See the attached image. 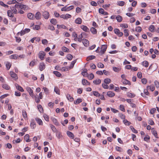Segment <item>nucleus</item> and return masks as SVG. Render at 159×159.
Masks as SVG:
<instances>
[{
	"mask_svg": "<svg viewBox=\"0 0 159 159\" xmlns=\"http://www.w3.org/2000/svg\"><path fill=\"white\" fill-rule=\"evenodd\" d=\"M10 74L11 76L13 78L17 79V75L13 71H10Z\"/></svg>",
	"mask_w": 159,
	"mask_h": 159,
	"instance_id": "obj_16",
	"label": "nucleus"
},
{
	"mask_svg": "<svg viewBox=\"0 0 159 159\" xmlns=\"http://www.w3.org/2000/svg\"><path fill=\"white\" fill-rule=\"evenodd\" d=\"M66 133L67 135L70 138L72 139H73L74 138V134L71 132L68 131H67Z\"/></svg>",
	"mask_w": 159,
	"mask_h": 159,
	"instance_id": "obj_13",
	"label": "nucleus"
},
{
	"mask_svg": "<svg viewBox=\"0 0 159 159\" xmlns=\"http://www.w3.org/2000/svg\"><path fill=\"white\" fill-rule=\"evenodd\" d=\"M101 80L99 79L93 81V83L96 85H99L101 83Z\"/></svg>",
	"mask_w": 159,
	"mask_h": 159,
	"instance_id": "obj_28",
	"label": "nucleus"
},
{
	"mask_svg": "<svg viewBox=\"0 0 159 159\" xmlns=\"http://www.w3.org/2000/svg\"><path fill=\"white\" fill-rule=\"evenodd\" d=\"M48 29L52 30H55V28L52 25H49L48 26Z\"/></svg>",
	"mask_w": 159,
	"mask_h": 159,
	"instance_id": "obj_62",
	"label": "nucleus"
},
{
	"mask_svg": "<svg viewBox=\"0 0 159 159\" xmlns=\"http://www.w3.org/2000/svg\"><path fill=\"white\" fill-rule=\"evenodd\" d=\"M107 48V45H103L101 47V50L100 51V53L102 54L104 53L106 51Z\"/></svg>",
	"mask_w": 159,
	"mask_h": 159,
	"instance_id": "obj_1",
	"label": "nucleus"
},
{
	"mask_svg": "<svg viewBox=\"0 0 159 159\" xmlns=\"http://www.w3.org/2000/svg\"><path fill=\"white\" fill-rule=\"evenodd\" d=\"M0 5L5 7H8V6L7 5L5 4L3 2L1 1H0Z\"/></svg>",
	"mask_w": 159,
	"mask_h": 159,
	"instance_id": "obj_60",
	"label": "nucleus"
},
{
	"mask_svg": "<svg viewBox=\"0 0 159 159\" xmlns=\"http://www.w3.org/2000/svg\"><path fill=\"white\" fill-rule=\"evenodd\" d=\"M142 28L140 26H138L136 27L135 30L138 32H140L142 31Z\"/></svg>",
	"mask_w": 159,
	"mask_h": 159,
	"instance_id": "obj_59",
	"label": "nucleus"
},
{
	"mask_svg": "<svg viewBox=\"0 0 159 159\" xmlns=\"http://www.w3.org/2000/svg\"><path fill=\"white\" fill-rule=\"evenodd\" d=\"M102 87L105 89H108V88H109L107 84H106V83H103L102 84Z\"/></svg>",
	"mask_w": 159,
	"mask_h": 159,
	"instance_id": "obj_63",
	"label": "nucleus"
},
{
	"mask_svg": "<svg viewBox=\"0 0 159 159\" xmlns=\"http://www.w3.org/2000/svg\"><path fill=\"white\" fill-rule=\"evenodd\" d=\"M30 126L32 129H34L35 127V123L34 120H33L31 121L30 124Z\"/></svg>",
	"mask_w": 159,
	"mask_h": 159,
	"instance_id": "obj_25",
	"label": "nucleus"
},
{
	"mask_svg": "<svg viewBox=\"0 0 159 159\" xmlns=\"http://www.w3.org/2000/svg\"><path fill=\"white\" fill-rule=\"evenodd\" d=\"M86 76L88 77L89 79L91 80L94 77V75L92 73H91L89 75H88V73L86 74Z\"/></svg>",
	"mask_w": 159,
	"mask_h": 159,
	"instance_id": "obj_26",
	"label": "nucleus"
},
{
	"mask_svg": "<svg viewBox=\"0 0 159 159\" xmlns=\"http://www.w3.org/2000/svg\"><path fill=\"white\" fill-rule=\"evenodd\" d=\"M82 101V100L81 98H78L77 99L76 101L74 102V103L75 104H77L79 103H80Z\"/></svg>",
	"mask_w": 159,
	"mask_h": 159,
	"instance_id": "obj_48",
	"label": "nucleus"
},
{
	"mask_svg": "<svg viewBox=\"0 0 159 159\" xmlns=\"http://www.w3.org/2000/svg\"><path fill=\"white\" fill-rule=\"evenodd\" d=\"M90 31L91 32L94 34H96L97 33V31L96 29L94 27H92L90 29Z\"/></svg>",
	"mask_w": 159,
	"mask_h": 159,
	"instance_id": "obj_38",
	"label": "nucleus"
},
{
	"mask_svg": "<svg viewBox=\"0 0 159 159\" xmlns=\"http://www.w3.org/2000/svg\"><path fill=\"white\" fill-rule=\"evenodd\" d=\"M22 116L24 118H27V114L26 111L25 110L22 111Z\"/></svg>",
	"mask_w": 159,
	"mask_h": 159,
	"instance_id": "obj_49",
	"label": "nucleus"
},
{
	"mask_svg": "<svg viewBox=\"0 0 159 159\" xmlns=\"http://www.w3.org/2000/svg\"><path fill=\"white\" fill-rule=\"evenodd\" d=\"M96 58V57L94 56L91 55L90 56L87 57L86 58V60L89 61L90 60H93L95 59Z\"/></svg>",
	"mask_w": 159,
	"mask_h": 159,
	"instance_id": "obj_31",
	"label": "nucleus"
},
{
	"mask_svg": "<svg viewBox=\"0 0 159 159\" xmlns=\"http://www.w3.org/2000/svg\"><path fill=\"white\" fill-rule=\"evenodd\" d=\"M116 18L117 20V21L119 22H120L122 21V16H120V15L117 16L116 17Z\"/></svg>",
	"mask_w": 159,
	"mask_h": 159,
	"instance_id": "obj_27",
	"label": "nucleus"
},
{
	"mask_svg": "<svg viewBox=\"0 0 159 159\" xmlns=\"http://www.w3.org/2000/svg\"><path fill=\"white\" fill-rule=\"evenodd\" d=\"M35 120L39 125H43L42 120L39 118H35Z\"/></svg>",
	"mask_w": 159,
	"mask_h": 159,
	"instance_id": "obj_22",
	"label": "nucleus"
},
{
	"mask_svg": "<svg viewBox=\"0 0 159 159\" xmlns=\"http://www.w3.org/2000/svg\"><path fill=\"white\" fill-rule=\"evenodd\" d=\"M73 58V56L70 54H68L67 56V58L69 60H71Z\"/></svg>",
	"mask_w": 159,
	"mask_h": 159,
	"instance_id": "obj_56",
	"label": "nucleus"
},
{
	"mask_svg": "<svg viewBox=\"0 0 159 159\" xmlns=\"http://www.w3.org/2000/svg\"><path fill=\"white\" fill-rule=\"evenodd\" d=\"M53 73L57 77H60L61 75V74L57 71H54Z\"/></svg>",
	"mask_w": 159,
	"mask_h": 159,
	"instance_id": "obj_47",
	"label": "nucleus"
},
{
	"mask_svg": "<svg viewBox=\"0 0 159 159\" xmlns=\"http://www.w3.org/2000/svg\"><path fill=\"white\" fill-rule=\"evenodd\" d=\"M72 35L73 36L75 37L74 39V40L75 41L77 40V34L75 32H73Z\"/></svg>",
	"mask_w": 159,
	"mask_h": 159,
	"instance_id": "obj_53",
	"label": "nucleus"
},
{
	"mask_svg": "<svg viewBox=\"0 0 159 159\" xmlns=\"http://www.w3.org/2000/svg\"><path fill=\"white\" fill-rule=\"evenodd\" d=\"M107 95L110 97H113L115 96V94L111 91H109L107 92Z\"/></svg>",
	"mask_w": 159,
	"mask_h": 159,
	"instance_id": "obj_17",
	"label": "nucleus"
},
{
	"mask_svg": "<svg viewBox=\"0 0 159 159\" xmlns=\"http://www.w3.org/2000/svg\"><path fill=\"white\" fill-rule=\"evenodd\" d=\"M12 11H13V13L15 14H17V10H16V8L14 7H12V8H11Z\"/></svg>",
	"mask_w": 159,
	"mask_h": 159,
	"instance_id": "obj_46",
	"label": "nucleus"
},
{
	"mask_svg": "<svg viewBox=\"0 0 159 159\" xmlns=\"http://www.w3.org/2000/svg\"><path fill=\"white\" fill-rule=\"evenodd\" d=\"M50 22L54 25H56L57 23V21L55 19H52L50 20Z\"/></svg>",
	"mask_w": 159,
	"mask_h": 159,
	"instance_id": "obj_41",
	"label": "nucleus"
},
{
	"mask_svg": "<svg viewBox=\"0 0 159 159\" xmlns=\"http://www.w3.org/2000/svg\"><path fill=\"white\" fill-rule=\"evenodd\" d=\"M155 28L153 25H150L149 28V30L152 32H153L155 31Z\"/></svg>",
	"mask_w": 159,
	"mask_h": 159,
	"instance_id": "obj_23",
	"label": "nucleus"
},
{
	"mask_svg": "<svg viewBox=\"0 0 159 159\" xmlns=\"http://www.w3.org/2000/svg\"><path fill=\"white\" fill-rule=\"evenodd\" d=\"M104 83L106 84H109L111 82V80L109 78H107L104 80Z\"/></svg>",
	"mask_w": 159,
	"mask_h": 159,
	"instance_id": "obj_45",
	"label": "nucleus"
},
{
	"mask_svg": "<svg viewBox=\"0 0 159 159\" xmlns=\"http://www.w3.org/2000/svg\"><path fill=\"white\" fill-rule=\"evenodd\" d=\"M82 84L84 85H89L90 84V83L85 79H83L82 80Z\"/></svg>",
	"mask_w": 159,
	"mask_h": 159,
	"instance_id": "obj_10",
	"label": "nucleus"
},
{
	"mask_svg": "<svg viewBox=\"0 0 159 159\" xmlns=\"http://www.w3.org/2000/svg\"><path fill=\"white\" fill-rule=\"evenodd\" d=\"M124 35L126 36H128L129 35L128 30L127 29H125L124 30Z\"/></svg>",
	"mask_w": 159,
	"mask_h": 159,
	"instance_id": "obj_57",
	"label": "nucleus"
},
{
	"mask_svg": "<svg viewBox=\"0 0 159 159\" xmlns=\"http://www.w3.org/2000/svg\"><path fill=\"white\" fill-rule=\"evenodd\" d=\"M30 136L28 134H26L24 137V139L26 140V142H28L30 141L29 139Z\"/></svg>",
	"mask_w": 159,
	"mask_h": 159,
	"instance_id": "obj_24",
	"label": "nucleus"
},
{
	"mask_svg": "<svg viewBox=\"0 0 159 159\" xmlns=\"http://www.w3.org/2000/svg\"><path fill=\"white\" fill-rule=\"evenodd\" d=\"M84 38L82 36H81L80 34V35H79L78 36V37H77V40L78 41L80 42H81V41H83V39L82 38Z\"/></svg>",
	"mask_w": 159,
	"mask_h": 159,
	"instance_id": "obj_37",
	"label": "nucleus"
},
{
	"mask_svg": "<svg viewBox=\"0 0 159 159\" xmlns=\"http://www.w3.org/2000/svg\"><path fill=\"white\" fill-rule=\"evenodd\" d=\"M45 55V54L44 52L40 51L39 54V56L40 59L42 60H43Z\"/></svg>",
	"mask_w": 159,
	"mask_h": 159,
	"instance_id": "obj_3",
	"label": "nucleus"
},
{
	"mask_svg": "<svg viewBox=\"0 0 159 159\" xmlns=\"http://www.w3.org/2000/svg\"><path fill=\"white\" fill-rule=\"evenodd\" d=\"M51 119L53 122L54 124L56 125L59 126L60 125L57 120L55 118L52 117L51 118Z\"/></svg>",
	"mask_w": 159,
	"mask_h": 159,
	"instance_id": "obj_4",
	"label": "nucleus"
},
{
	"mask_svg": "<svg viewBox=\"0 0 159 159\" xmlns=\"http://www.w3.org/2000/svg\"><path fill=\"white\" fill-rule=\"evenodd\" d=\"M45 67V66L43 62H42L40 63L39 68L40 71H42L44 70Z\"/></svg>",
	"mask_w": 159,
	"mask_h": 159,
	"instance_id": "obj_7",
	"label": "nucleus"
},
{
	"mask_svg": "<svg viewBox=\"0 0 159 159\" xmlns=\"http://www.w3.org/2000/svg\"><path fill=\"white\" fill-rule=\"evenodd\" d=\"M114 31L115 33L119 36H122L123 34V33L120 32L119 29H115L114 30Z\"/></svg>",
	"mask_w": 159,
	"mask_h": 159,
	"instance_id": "obj_2",
	"label": "nucleus"
},
{
	"mask_svg": "<svg viewBox=\"0 0 159 159\" xmlns=\"http://www.w3.org/2000/svg\"><path fill=\"white\" fill-rule=\"evenodd\" d=\"M116 149L117 151L120 152H122L123 150L122 148H121L118 146H116Z\"/></svg>",
	"mask_w": 159,
	"mask_h": 159,
	"instance_id": "obj_55",
	"label": "nucleus"
},
{
	"mask_svg": "<svg viewBox=\"0 0 159 159\" xmlns=\"http://www.w3.org/2000/svg\"><path fill=\"white\" fill-rule=\"evenodd\" d=\"M35 17L37 20L40 19L41 17L40 12L39 11L37 12L35 14Z\"/></svg>",
	"mask_w": 159,
	"mask_h": 159,
	"instance_id": "obj_9",
	"label": "nucleus"
},
{
	"mask_svg": "<svg viewBox=\"0 0 159 159\" xmlns=\"http://www.w3.org/2000/svg\"><path fill=\"white\" fill-rule=\"evenodd\" d=\"M148 89H144L143 90L144 93H141V95L142 97L145 98L146 97V95H149V93L148 91Z\"/></svg>",
	"mask_w": 159,
	"mask_h": 159,
	"instance_id": "obj_5",
	"label": "nucleus"
},
{
	"mask_svg": "<svg viewBox=\"0 0 159 159\" xmlns=\"http://www.w3.org/2000/svg\"><path fill=\"white\" fill-rule=\"evenodd\" d=\"M2 87L6 90H9L10 89V87L7 84H2Z\"/></svg>",
	"mask_w": 159,
	"mask_h": 159,
	"instance_id": "obj_21",
	"label": "nucleus"
},
{
	"mask_svg": "<svg viewBox=\"0 0 159 159\" xmlns=\"http://www.w3.org/2000/svg\"><path fill=\"white\" fill-rule=\"evenodd\" d=\"M54 91L56 93L59 95L60 94V91L58 88L57 87H55L54 89Z\"/></svg>",
	"mask_w": 159,
	"mask_h": 159,
	"instance_id": "obj_34",
	"label": "nucleus"
},
{
	"mask_svg": "<svg viewBox=\"0 0 159 159\" xmlns=\"http://www.w3.org/2000/svg\"><path fill=\"white\" fill-rule=\"evenodd\" d=\"M34 16L33 14L30 13L27 14V16L30 19H33Z\"/></svg>",
	"mask_w": 159,
	"mask_h": 159,
	"instance_id": "obj_32",
	"label": "nucleus"
},
{
	"mask_svg": "<svg viewBox=\"0 0 159 159\" xmlns=\"http://www.w3.org/2000/svg\"><path fill=\"white\" fill-rule=\"evenodd\" d=\"M125 2L124 1H119L117 2V5L119 6H122L125 4Z\"/></svg>",
	"mask_w": 159,
	"mask_h": 159,
	"instance_id": "obj_50",
	"label": "nucleus"
},
{
	"mask_svg": "<svg viewBox=\"0 0 159 159\" xmlns=\"http://www.w3.org/2000/svg\"><path fill=\"white\" fill-rule=\"evenodd\" d=\"M56 136L58 139L60 138L62 136L61 133L57 131L56 132Z\"/></svg>",
	"mask_w": 159,
	"mask_h": 159,
	"instance_id": "obj_39",
	"label": "nucleus"
},
{
	"mask_svg": "<svg viewBox=\"0 0 159 159\" xmlns=\"http://www.w3.org/2000/svg\"><path fill=\"white\" fill-rule=\"evenodd\" d=\"M81 28L84 31L88 32L89 31V28L85 25H82L81 26Z\"/></svg>",
	"mask_w": 159,
	"mask_h": 159,
	"instance_id": "obj_20",
	"label": "nucleus"
},
{
	"mask_svg": "<svg viewBox=\"0 0 159 159\" xmlns=\"http://www.w3.org/2000/svg\"><path fill=\"white\" fill-rule=\"evenodd\" d=\"M18 56L16 54H13L11 55L10 57L11 59H17Z\"/></svg>",
	"mask_w": 159,
	"mask_h": 159,
	"instance_id": "obj_43",
	"label": "nucleus"
},
{
	"mask_svg": "<svg viewBox=\"0 0 159 159\" xmlns=\"http://www.w3.org/2000/svg\"><path fill=\"white\" fill-rule=\"evenodd\" d=\"M17 1L16 0H12L11 1H9L7 2L8 4H15L16 3Z\"/></svg>",
	"mask_w": 159,
	"mask_h": 159,
	"instance_id": "obj_58",
	"label": "nucleus"
},
{
	"mask_svg": "<svg viewBox=\"0 0 159 159\" xmlns=\"http://www.w3.org/2000/svg\"><path fill=\"white\" fill-rule=\"evenodd\" d=\"M49 12L47 11H44L43 12L42 16L45 19H48L49 17Z\"/></svg>",
	"mask_w": 159,
	"mask_h": 159,
	"instance_id": "obj_6",
	"label": "nucleus"
},
{
	"mask_svg": "<svg viewBox=\"0 0 159 159\" xmlns=\"http://www.w3.org/2000/svg\"><path fill=\"white\" fill-rule=\"evenodd\" d=\"M75 22L76 24H80L82 23V20L79 17L75 20Z\"/></svg>",
	"mask_w": 159,
	"mask_h": 159,
	"instance_id": "obj_18",
	"label": "nucleus"
},
{
	"mask_svg": "<svg viewBox=\"0 0 159 159\" xmlns=\"http://www.w3.org/2000/svg\"><path fill=\"white\" fill-rule=\"evenodd\" d=\"M6 67L8 70H9L11 66V64L9 62H7L6 64Z\"/></svg>",
	"mask_w": 159,
	"mask_h": 159,
	"instance_id": "obj_54",
	"label": "nucleus"
},
{
	"mask_svg": "<svg viewBox=\"0 0 159 159\" xmlns=\"http://www.w3.org/2000/svg\"><path fill=\"white\" fill-rule=\"evenodd\" d=\"M16 3H17V4H15L14 7L16 9H18V8H20V6H21V3H19L17 2Z\"/></svg>",
	"mask_w": 159,
	"mask_h": 159,
	"instance_id": "obj_52",
	"label": "nucleus"
},
{
	"mask_svg": "<svg viewBox=\"0 0 159 159\" xmlns=\"http://www.w3.org/2000/svg\"><path fill=\"white\" fill-rule=\"evenodd\" d=\"M147 89H150L152 91H153L155 89V87L153 85L148 86H147Z\"/></svg>",
	"mask_w": 159,
	"mask_h": 159,
	"instance_id": "obj_33",
	"label": "nucleus"
},
{
	"mask_svg": "<svg viewBox=\"0 0 159 159\" xmlns=\"http://www.w3.org/2000/svg\"><path fill=\"white\" fill-rule=\"evenodd\" d=\"M123 122L126 125H129L131 124V123L130 122L128 121L127 120L125 119L123 120Z\"/></svg>",
	"mask_w": 159,
	"mask_h": 159,
	"instance_id": "obj_40",
	"label": "nucleus"
},
{
	"mask_svg": "<svg viewBox=\"0 0 159 159\" xmlns=\"http://www.w3.org/2000/svg\"><path fill=\"white\" fill-rule=\"evenodd\" d=\"M20 8L24 10H27L29 9V7L28 6L21 4V6H20Z\"/></svg>",
	"mask_w": 159,
	"mask_h": 159,
	"instance_id": "obj_15",
	"label": "nucleus"
},
{
	"mask_svg": "<svg viewBox=\"0 0 159 159\" xmlns=\"http://www.w3.org/2000/svg\"><path fill=\"white\" fill-rule=\"evenodd\" d=\"M76 60L73 61L72 62H71V63L70 64V65L69 67V68L70 69H72L73 68L74 66V64H75V62H76Z\"/></svg>",
	"mask_w": 159,
	"mask_h": 159,
	"instance_id": "obj_44",
	"label": "nucleus"
},
{
	"mask_svg": "<svg viewBox=\"0 0 159 159\" xmlns=\"http://www.w3.org/2000/svg\"><path fill=\"white\" fill-rule=\"evenodd\" d=\"M122 81L123 83L124 84H129V85L131 84L130 82L125 79H124L122 80Z\"/></svg>",
	"mask_w": 159,
	"mask_h": 159,
	"instance_id": "obj_19",
	"label": "nucleus"
},
{
	"mask_svg": "<svg viewBox=\"0 0 159 159\" xmlns=\"http://www.w3.org/2000/svg\"><path fill=\"white\" fill-rule=\"evenodd\" d=\"M26 89L27 91L29 93L30 95L33 97V96H34V93L33 91L31 88L29 87H27Z\"/></svg>",
	"mask_w": 159,
	"mask_h": 159,
	"instance_id": "obj_8",
	"label": "nucleus"
},
{
	"mask_svg": "<svg viewBox=\"0 0 159 159\" xmlns=\"http://www.w3.org/2000/svg\"><path fill=\"white\" fill-rule=\"evenodd\" d=\"M142 65L145 67H147L149 65L148 62L147 61H144L142 62Z\"/></svg>",
	"mask_w": 159,
	"mask_h": 159,
	"instance_id": "obj_36",
	"label": "nucleus"
},
{
	"mask_svg": "<svg viewBox=\"0 0 159 159\" xmlns=\"http://www.w3.org/2000/svg\"><path fill=\"white\" fill-rule=\"evenodd\" d=\"M152 130V134H153V135L155 136V137L156 138H158V136H157V132L154 129V128H152L151 129Z\"/></svg>",
	"mask_w": 159,
	"mask_h": 159,
	"instance_id": "obj_14",
	"label": "nucleus"
},
{
	"mask_svg": "<svg viewBox=\"0 0 159 159\" xmlns=\"http://www.w3.org/2000/svg\"><path fill=\"white\" fill-rule=\"evenodd\" d=\"M154 84L157 88L159 87V82L158 81L156 80L154 81Z\"/></svg>",
	"mask_w": 159,
	"mask_h": 159,
	"instance_id": "obj_64",
	"label": "nucleus"
},
{
	"mask_svg": "<svg viewBox=\"0 0 159 159\" xmlns=\"http://www.w3.org/2000/svg\"><path fill=\"white\" fill-rule=\"evenodd\" d=\"M7 14L8 16L12 17L14 15L12 11L11 10H8L7 11Z\"/></svg>",
	"mask_w": 159,
	"mask_h": 159,
	"instance_id": "obj_29",
	"label": "nucleus"
},
{
	"mask_svg": "<svg viewBox=\"0 0 159 159\" xmlns=\"http://www.w3.org/2000/svg\"><path fill=\"white\" fill-rule=\"evenodd\" d=\"M15 85L16 88V89L19 90V91H20L21 92H23L24 91V90L19 85L17 84H15Z\"/></svg>",
	"mask_w": 159,
	"mask_h": 159,
	"instance_id": "obj_12",
	"label": "nucleus"
},
{
	"mask_svg": "<svg viewBox=\"0 0 159 159\" xmlns=\"http://www.w3.org/2000/svg\"><path fill=\"white\" fill-rule=\"evenodd\" d=\"M127 96L130 98H134L135 97V95L134 94H132L130 93H127Z\"/></svg>",
	"mask_w": 159,
	"mask_h": 159,
	"instance_id": "obj_51",
	"label": "nucleus"
},
{
	"mask_svg": "<svg viewBox=\"0 0 159 159\" xmlns=\"http://www.w3.org/2000/svg\"><path fill=\"white\" fill-rule=\"evenodd\" d=\"M66 98L70 102H72L73 100V98L69 94H67L66 95Z\"/></svg>",
	"mask_w": 159,
	"mask_h": 159,
	"instance_id": "obj_35",
	"label": "nucleus"
},
{
	"mask_svg": "<svg viewBox=\"0 0 159 159\" xmlns=\"http://www.w3.org/2000/svg\"><path fill=\"white\" fill-rule=\"evenodd\" d=\"M82 43L85 47H87L89 46V42L88 40L86 39H83Z\"/></svg>",
	"mask_w": 159,
	"mask_h": 159,
	"instance_id": "obj_11",
	"label": "nucleus"
},
{
	"mask_svg": "<svg viewBox=\"0 0 159 159\" xmlns=\"http://www.w3.org/2000/svg\"><path fill=\"white\" fill-rule=\"evenodd\" d=\"M50 126L53 132H56L57 131V129L54 125L52 124H50Z\"/></svg>",
	"mask_w": 159,
	"mask_h": 159,
	"instance_id": "obj_30",
	"label": "nucleus"
},
{
	"mask_svg": "<svg viewBox=\"0 0 159 159\" xmlns=\"http://www.w3.org/2000/svg\"><path fill=\"white\" fill-rule=\"evenodd\" d=\"M62 50L65 52H70L69 50L67 48L63 47L62 48Z\"/></svg>",
	"mask_w": 159,
	"mask_h": 159,
	"instance_id": "obj_42",
	"label": "nucleus"
},
{
	"mask_svg": "<svg viewBox=\"0 0 159 159\" xmlns=\"http://www.w3.org/2000/svg\"><path fill=\"white\" fill-rule=\"evenodd\" d=\"M93 93L94 95L96 96V97H99L100 96V94L98 93V92L97 91H93Z\"/></svg>",
	"mask_w": 159,
	"mask_h": 159,
	"instance_id": "obj_61",
	"label": "nucleus"
}]
</instances>
